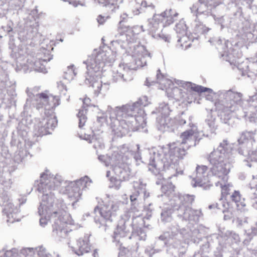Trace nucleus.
Returning <instances> with one entry per match:
<instances>
[{
  "label": "nucleus",
  "instance_id": "1",
  "mask_svg": "<svg viewBox=\"0 0 257 257\" xmlns=\"http://www.w3.org/2000/svg\"><path fill=\"white\" fill-rule=\"evenodd\" d=\"M192 118V116H188L184 112L178 117L177 122L179 125H184L187 123L190 127L181 134V142L178 146L173 143L169 145L168 148L159 150L153 149L150 151L148 163L150 171L158 174L161 171L169 169L174 170L177 158H183L187 153V150L190 147L196 145L194 134L197 131V127L193 123Z\"/></svg>",
  "mask_w": 257,
  "mask_h": 257
},
{
  "label": "nucleus",
  "instance_id": "2",
  "mask_svg": "<svg viewBox=\"0 0 257 257\" xmlns=\"http://www.w3.org/2000/svg\"><path fill=\"white\" fill-rule=\"evenodd\" d=\"M230 145L227 139L219 143L216 150L212 152L208 160L212 167L209 173L206 172L208 167L205 165H197L195 172L192 175V185L193 187H202L207 183H214L216 186L221 188L222 194H229V187L231 185L227 183L228 174L231 168V165L228 161Z\"/></svg>",
  "mask_w": 257,
  "mask_h": 257
},
{
  "label": "nucleus",
  "instance_id": "3",
  "mask_svg": "<svg viewBox=\"0 0 257 257\" xmlns=\"http://www.w3.org/2000/svg\"><path fill=\"white\" fill-rule=\"evenodd\" d=\"M195 196L184 194L175 196L170 203L164 206L160 213V221L164 224L173 220L172 213L174 212L183 222L197 223L202 212L200 210L193 209L191 207Z\"/></svg>",
  "mask_w": 257,
  "mask_h": 257
},
{
  "label": "nucleus",
  "instance_id": "4",
  "mask_svg": "<svg viewBox=\"0 0 257 257\" xmlns=\"http://www.w3.org/2000/svg\"><path fill=\"white\" fill-rule=\"evenodd\" d=\"M114 61L115 56L112 52L99 49L98 51L95 50L91 56L86 61H83L87 69L85 83L94 89V93L96 96H98L102 88L107 89V84L104 83L103 86L101 82L98 81L95 73L100 71L104 65H111Z\"/></svg>",
  "mask_w": 257,
  "mask_h": 257
},
{
  "label": "nucleus",
  "instance_id": "5",
  "mask_svg": "<svg viewBox=\"0 0 257 257\" xmlns=\"http://www.w3.org/2000/svg\"><path fill=\"white\" fill-rule=\"evenodd\" d=\"M223 0H198L190 7L193 21L191 23L193 33L198 36L206 34L210 28L201 21V17L206 18L212 15V11L222 4Z\"/></svg>",
  "mask_w": 257,
  "mask_h": 257
},
{
  "label": "nucleus",
  "instance_id": "6",
  "mask_svg": "<svg viewBox=\"0 0 257 257\" xmlns=\"http://www.w3.org/2000/svg\"><path fill=\"white\" fill-rule=\"evenodd\" d=\"M66 222H60L59 220L55 219L53 224L52 235L54 237L60 240L62 238H68L70 242H68L73 251L78 255H82L84 253L89 252L90 249V246L89 242V237L91 235L90 233H86L84 238H80L77 240L76 244L75 246H71V242L78 234L77 230H72L67 227H64V225L67 223L66 218L68 215L66 216Z\"/></svg>",
  "mask_w": 257,
  "mask_h": 257
},
{
  "label": "nucleus",
  "instance_id": "7",
  "mask_svg": "<svg viewBox=\"0 0 257 257\" xmlns=\"http://www.w3.org/2000/svg\"><path fill=\"white\" fill-rule=\"evenodd\" d=\"M37 190L42 194L39 206V212L41 213L50 214L51 211L56 213L58 208L51 210V207L55 203L62 202L55 199L53 191L55 190V185L46 174H43L40 177V183L38 184Z\"/></svg>",
  "mask_w": 257,
  "mask_h": 257
},
{
  "label": "nucleus",
  "instance_id": "8",
  "mask_svg": "<svg viewBox=\"0 0 257 257\" xmlns=\"http://www.w3.org/2000/svg\"><path fill=\"white\" fill-rule=\"evenodd\" d=\"M116 107L113 108L111 106L108 105L106 112L109 114L111 121L114 119L111 127L114 138H121L128 132H134L137 130L139 125V119L134 115H127L126 117L114 116L113 112L116 109Z\"/></svg>",
  "mask_w": 257,
  "mask_h": 257
},
{
  "label": "nucleus",
  "instance_id": "9",
  "mask_svg": "<svg viewBox=\"0 0 257 257\" xmlns=\"http://www.w3.org/2000/svg\"><path fill=\"white\" fill-rule=\"evenodd\" d=\"M254 134L252 131L243 132L238 139V145L235 149L243 161L246 162V165L252 166L249 161L257 162V144L254 139Z\"/></svg>",
  "mask_w": 257,
  "mask_h": 257
},
{
  "label": "nucleus",
  "instance_id": "10",
  "mask_svg": "<svg viewBox=\"0 0 257 257\" xmlns=\"http://www.w3.org/2000/svg\"><path fill=\"white\" fill-rule=\"evenodd\" d=\"M37 88L30 89L27 88L26 92L29 97L24 106L25 111H27L32 104L38 110L44 109L45 110H50L59 105V98L58 96L48 94L46 93L35 94Z\"/></svg>",
  "mask_w": 257,
  "mask_h": 257
},
{
  "label": "nucleus",
  "instance_id": "11",
  "mask_svg": "<svg viewBox=\"0 0 257 257\" xmlns=\"http://www.w3.org/2000/svg\"><path fill=\"white\" fill-rule=\"evenodd\" d=\"M119 210V203L117 201L107 199L104 202L103 206L101 208L96 206L94 212H98L101 215V219L98 221L99 228L107 232L109 230L112 223L115 220L117 212Z\"/></svg>",
  "mask_w": 257,
  "mask_h": 257
},
{
  "label": "nucleus",
  "instance_id": "12",
  "mask_svg": "<svg viewBox=\"0 0 257 257\" xmlns=\"http://www.w3.org/2000/svg\"><path fill=\"white\" fill-rule=\"evenodd\" d=\"M218 98L214 102L216 110H235V104L242 98V94L233 91L231 89L218 92Z\"/></svg>",
  "mask_w": 257,
  "mask_h": 257
},
{
  "label": "nucleus",
  "instance_id": "13",
  "mask_svg": "<svg viewBox=\"0 0 257 257\" xmlns=\"http://www.w3.org/2000/svg\"><path fill=\"white\" fill-rule=\"evenodd\" d=\"M148 104V98L146 96L140 97L138 101L133 103L132 105L126 104L121 106H116L114 111V116L134 115L140 119V117L144 114V110L142 108Z\"/></svg>",
  "mask_w": 257,
  "mask_h": 257
},
{
  "label": "nucleus",
  "instance_id": "14",
  "mask_svg": "<svg viewBox=\"0 0 257 257\" xmlns=\"http://www.w3.org/2000/svg\"><path fill=\"white\" fill-rule=\"evenodd\" d=\"M208 42L215 46L221 57L225 61L231 63L234 61L233 58L238 57L236 52L237 47H233L231 42L228 40L214 36L210 38Z\"/></svg>",
  "mask_w": 257,
  "mask_h": 257
},
{
  "label": "nucleus",
  "instance_id": "15",
  "mask_svg": "<svg viewBox=\"0 0 257 257\" xmlns=\"http://www.w3.org/2000/svg\"><path fill=\"white\" fill-rule=\"evenodd\" d=\"M146 61L143 57L136 60V66L134 67L132 65H128L127 64H120L119 70H117V73L113 76V80L115 82L130 81L133 79L132 70H137L139 67H143L146 65Z\"/></svg>",
  "mask_w": 257,
  "mask_h": 257
},
{
  "label": "nucleus",
  "instance_id": "16",
  "mask_svg": "<svg viewBox=\"0 0 257 257\" xmlns=\"http://www.w3.org/2000/svg\"><path fill=\"white\" fill-rule=\"evenodd\" d=\"M58 208V210L56 211V213H53V211H51V213L46 214L41 213L39 212V207L38 208V213L41 218L40 219V224L42 227H45L48 223V221L53 219L54 221L55 219L59 220V221L61 222H66V216L67 213L65 210L66 206L63 202L55 203V204H52V206L51 207V210H53L55 208Z\"/></svg>",
  "mask_w": 257,
  "mask_h": 257
},
{
  "label": "nucleus",
  "instance_id": "17",
  "mask_svg": "<svg viewBox=\"0 0 257 257\" xmlns=\"http://www.w3.org/2000/svg\"><path fill=\"white\" fill-rule=\"evenodd\" d=\"M91 183V180L87 176L75 182H71L67 189L69 191V197L74 199L75 202H77L81 198L82 191L88 189Z\"/></svg>",
  "mask_w": 257,
  "mask_h": 257
},
{
  "label": "nucleus",
  "instance_id": "18",
  "mask_svg": "<svg viewBox=\"0 0 257 257\" xmlns=\"http://www.w3.org/2000/svg\"><path fill=\"white\" fill-rule=\"evenodd\" d=\"M175 83L178 85L182 86L185 89H186L187 90L190 89L191 90L198 93H208V94L206 97V99L210 100L211 101H213V97L216 96V94L213 92L212 89L207 87H203L201 85H196L190 82H186L180 80H175Z\"/></svg>",
  "mask_w": 257,
  "mask_h": 257
},
{
  "label": "nucleus",
  "instance_id": "19",
  "mask_svg": "<svg viewBox=\"0 0 257 257\" xmlns=\"http://www.w3.org/2000/svg\"><path fill=\"white\" fill-rule=\"evenodd\" d=\"M121 157L118 156L116 163H111V167L115 174L123 181L128 180L131 176V169L127 163L120 161Z\"/></svg>",
  "mask_w": 257,
  "mask_h": 257
},
{
  "label": "nucleus",
  "instance_id": "20",
  "mask_svg": "<svg viewBox=\"0 0 257 257\" xmlns=\"http://www.w3.org/2000/svg\"><path fill=\"white\" fill-rule=\"evenodd\" d=\"M187 26L184 20H182L176 25L175 30L178 34L177 46L179 45L182 49L186 50L190 47L191 43L187 44L188 38L186 36Z\"/></svg>",
  "mask_w": 257,
  "mask_h": 257
},
{
  "label": "nucleus",
  "instance_id": "21",
  "mask_svg": "<svg viewBox=\"0 0 257 257\" xmlns=\"http://www.w3.org/2000/svg\"><path fill=\"white\" fill-rule=\"evenodd\" d=\"M242 39L250 43L257 42V23L246 22L242 28Z\"/></svg>",
  "mask_w": 257,
  "mask_h": 257
},
{
  "label": "nucleus",
  "instance_id": "22",
  "mask_svg": "<svg viewBox=\"0 0 257 257\" xmlns=\"http://www.w3.org/2000/svg\"><path fill=\"white\" fill-rule=\"evenodd\" d=\"M132 227L134 230L133 233L135 235L136 239L140 240H145L147 237V234L145 229L143 228L144 225V220L143 218L140 216H137L131 218Z\"/></svg>",
  "mask_w": 257,
  "mask_h": 257
},
{
  "label": "nucleus",
  "instance_id": "23",
  "mask_svg": "<svg viewBox=\"0 0 257 257\" xmlns=\"http://www.w3.org/2000/svg\"><path fill=\"white\" fill-rule=\"evenodd\" d=\"M38 57L39 60L34 62L35 69L37 71L45 73L47 70L43 63L50 61L52 59L53 55L50 54L49 50L43 49L38 53Z\"/></svg>",
  "mask_w": 257,
  "mask_h": 257
},
{
  "label": "nucleus",
  "instance_id": "24",
  "mask_svg": "<svg viewBox=\"0 0 257 257\" xmlns=\"http://www.w3.org/2000/svg\"><path fill=\"white\" fill-rule=\"evenodd\" d=\"M193 233V234L197 233V236L196 238H194L191 239L192 240H193L194 243H199L201 241L203 242L200 245V252L197 253H195L194 257H209L207 254L209 252L210 249V244L208 239L205 237L202 238L197 229H195Z\"/></svg>",
  "mask_w": 257,
  "mask_h": 257
},
{
  "label": "nucleus",
  "instance_id": "25",
  "mask_svg": "<svg viewBox=\"0 0 257 257\" xmlns=\"http://www.w3.org/2000/svg\"><path fill=\"white\" fill-rule=\"evenodd\" d=\"M244 101L243 103L248 106L249 110V121L257 123V90H255L253 95L249 96L248 98Z\"/></svg>",
  "mask_w": 257,
  "mask_h": 257
},
{
  "label": "nucleus",
  "instance_id": "26",
  "mask_svg": "<svg viewBox=\"0 0 257 257\" xmlns=\"http://www.w3.org/2000/svg\"><path fill=\"white\" fill-rule=\"evenodd\" d=\"M168 229L169 230L167 232H169V238L174 241H177L178 239L186 240L188 238L189 235L186 229L184 227L180 228L178 224H171Z\"/></svg>",
  "mask_w": 257,
  "mask_h": 257
},
{
  "label": "nucleus",
  "instance_id": "27",
  "mask_svg": "<svg viewBox=\"0 0 257 257\" xmlns=\"http://www.w3.org/2000/svg\"><path fill=\"white\" fill-rule=\"evenodd\" d=\"M174 120L170 116H158L156 118V127L162 133L174 130Z\"/></svg>",
  "mask_w": 257,
  "mask_h": 257
},
{
  "label": "nucleus",
  "instance_id": "28",
  "mask_svg": "<svg viewBox=\"0 0 257 257\" xmlns=\"http://www.w3.org/2000/svg\"><path fill=\"white\" fill-rule=\"evenodd\" d=\"M163 171H161L158 174H156L154 173H152L157 177V180L156 181V184L162 185L161 190L164 194H162L161 196H169L174 191L175 186L171 182H166L164 180Z\"/></svg>",
  "mask_w": 257,
  "mask_h": 257
},
{
  "label": "nucleus",
  "instance_id": "29",
  "mask_svg": "<svg viewBox=\"0 0 257 257\" xmlns=\"http://www.w3.org/2000/svg\"><path fill=\"white\" fill-rule=\"evenodd\" d=\"M19 212V209L17 206H15L12 202L6 203L3 209V214L7 218V221L10 223L19 221L17 218V214Z\"/></svg>",
  "mask_w": 257,
  "mask_h": 257
},
{
  "label": "nucleus",
  "instance_id": "30",
  "mask_svg": "<svg viewBox=\"0 0 257 257\" xmlns=\"http://www.w3.org/2000/svg\"><path fill=\"white\" fill-rule=\"evenodd\" d=\"M217 128L215 118L210 113L207 116L202 124V132L203 133V136L209 137L210 134L215 133Z\"/></svg>",
  "mask_w": 257,
  "mask_h": 257
},
{
  "label": "nucleus",
  "instance_id": "31",
  "mask_svg": "<svg viewBox=\"0 0 257 257\" xmlns=\"http://www.w3.org/2000/svg\"><path fill=\"white\" fill-rule=\"evenodd\" d=\"M244 100L241 99L239 102L235 104V110L234 112L235 113L236 117L239 119L244 118L245 120H248V116L250 115L249 108L247 105H245L243 103Z\"/></svg>",
  "mask_w": 257,
  "mask_h": 257
},
{
  "label": "nucleus",
  "instance_id": "32",
  "mask_svg": "<svg viewBox=\"0 0 257 257\" xmlns=\"http://www.w3.org/2000/svg\"><path fill=\"white\" fill-rule=\"evenodd\" d=\"M257 180V177L256 178ZM256 187L247 186L244 188L245 197L250 201L251 206L257 210V185Z\"/></svg>",
  "mask_w": 257,
  "mask_h": 257
},
{
  "label": "nucleus",
  "instance_id": "33",
  "mask_svg": "<svg viewBox=\"0 0 257 257\" xmlns=\"http://www.w3.org/2000/svg\"><path fill=\"white\" fill-rule=\"evenodd\" d=\"M125 23L123 21H120L119 23V28L122 30L123 33L126 32L127 36L129 34L135 35L139 34L141 31H146L144 26H131Z\"/></svg>",
  "mask_w": 257,
  "mask_h": 257
},
{
  "label": "nucleus",
  "instance_id": "34",
  "mask_svg": "<svg viewBox=\"0 0 257 257\" xmlns=\"http://www.w3.org/2000/svg\"><path fill=\"white\" fill-rule=\"evenodd\" d=\"M245 64L244 66L239 65L238 69L242 71V75H247L248 77L251 76V74L257 76V60L249 61Z\"/></svg>",
  "mask_w": 257,
  "mask_h": 257
},
{
  "label": "nucleus",
  "instance_id": "35",
  "mask_svg": "<svg viewBox=\"0 0 257 257\" xmlns=\"http://www.w3.org/2000/svg\"><path fill=\"white\" fill-rule=\"evenodd\" d=\"M111 43L116 49H125L128 44L127 34L120 33L118 36V39L112 41Z\"/></svg>",
  "mask_w": 257,
  "mask_h": 257
},
{
  "label": "nucleus",
  "instance_id": "36",
  "mask_svg": "<svg viewBox=\"0 0 257 257\" xmlns=\"http://www.w3.org/2000/svg\"><path fill=\"white\" fill-rule=\"evenodd\" d=\"M215 237L218 241V245L214 251L215 257H223L222 253L227 248L226 237L219 235H216Z\"/></svg>",
  "mask_w": 257,
  "mask_h": 257
},
{
  "label": "nucleus",
  "instance_id": "37",
  "mask_svg": "<svg viewBox=\"0 0 257 257\" xmlns=\"http://www.w3.org/2000/svg\"><path fill=\"white\" fill-rule=\"evenodd\" d=\"M178 14L172 9L166 10L162 13L160 16L165 20V26H169L173 24L177 19Z\"/></svg>",
  "mask_w": 257,
  "mask_h": 257
},
{
  "label": "nucleus",
  "instance_id": "38",
  "mask_svg": "<svg viewBox=\"0 0 257 257\" xmlns=\"http://www.w3.org/2000/svg\"><path fill=\"white\" fill-rule=\"evenodd\" d=\"M220 111V119L222 123L229 126H232L234 124V117L233 113L230 110H217Z\"/></svg>",
  "mask_w": 257,
  "mask_h": 257
},
{
  "label": "nucleus",
  "instance_id": "39",
  "mask_svg": "<svg viewBox=\"0 0 257 257\" xmlns=\"http://www.w3.org/2000/svg\"><path fill=\"white\" fill-rule=\"evenodd\" d=\"M156 16H154L153 19L148 20L147 25L144 27L146 31L152 33L154 37L155 36L154 35L161 28L160 25L162 26L161 24L157 21Z\"/></svg>",
  "mask_w": 257,
  "mask_h": 257
},
{
  "label": "nucleus",
  "instance_id": "40",
  "mask_svg": "<svg viewBox=\"0 0 257 257\" xmlns=\"http://www.w3.org/2000/svg\"><path fill=\"white\" fill-rule=\"evenodd\" d=\"M230 257H257V253L247 249L237 248L234 250Z\"/></svg>",
  "mask_w": 257,
  "mask_h": 257
},
{
  "label": "nucleus",
  "instance_id": "41",
  "mask_svg": "<svg viewBox=\"0 0 257 257\" xmlns=\"http://www.w3.org/2000/svg\"><path fill=\"white\" fill-rule=\"evenodd\" d=\"M173 247L178 249L179 257H181L186 251L188 247V244L182 239H178L177 241H175L172 245Z\"/></svg>",
  "mask_w": 257,
  "mask_h": 257
},
{
  "label": "nucleus",
  "instance_id": "42",
  "mask_svg": "<svg viewBox=\"0 0 257 257\" xmlns=\"http://www.w3.org/2000/svg\"><path fill=\"white\" fill-rule=\"evenodd\" d=\"M167 92L170 94V96L177 100H179L185 96V92L183 90L176 86L173 87L171 89L168 88L167 89Z\"/></svg>",
  "mask_w": 257,
  "mask_h": 257
},
{
  "label": "nucleus",
  "instance_id": "43",
  "mask_svg": "<svg viewBox=\"0 0 257 257\" xmlns=\"http://www.w3.org/2000/svg\"><path fill=\"white\" fill-rule=\"evenodd\" d=\"M216 9H214L212 11V15L210 16H212L213 18V19L215 22V24L216 25H219L220 26V30H222L223 29L226 28L228 27V18L225 16H221V17H217L214 14V11Z\"/></svg>",
  "mask_w": 257,
  "mask_h": 257
},
{
  "label": "nucleus",
  "instance_id": "44",
  "mask_svg": "<svg viewBox=\"0 0 257 257\" xmlns=\"http://www.w3.org/2000/svg\"><path fill=\"white\" fill-rule=\"evenodd\" d=\"M157 110L160 113L159 116H169L172 109L169 106V104L166 102H162L159 104Z\"/></svg>",
  "mask_w": 257,
  "mask_h": 257
},
{
  "label": "nucleus",
  "instance_id": "45",
  "mask_svg": "<svg viewBox=\"0 0 257 257\" xmlns=\"http://www.w3.org/2000/svg\"><path fill=\"white\" fill-rule=\"evenodd\" d=\"M141 192V187L135 188L134 192L130 195V199L132 204H138L142 200V194Z\"/></svg>",
  "mask_w": 257,
  "mask_h": 257
},
{
  "label": "nucleus",
  "instance_id": "46",
  "mask_svg": "<svg viewBox=\"0 0 257 257\" xmlns=\"http://www.w3.org/2000/svg\"><path fill=\"white\" fill-rule=\"evenodd\" d=\"M231 198L232 201L235 203L238 209H241L243 207L245 206L244 201H241V196L239 191H234L231 195Z\"/></svg>",
  "mask_w": 257,
  "mask_h": 257
},
{
  "label": "nucleus",
  "instance_id": "47",
  "mask_svg": "<svg viewBox=\"0 0 257 257\" xmlns=\"http://www.w3.org/2000/svg\"><path fill=\"white\" fill-rule=\"evenodd\" d=\"M166 244V242L157 239L154 247L150 251L149 257H151L155 252L161 251Z\"/></svg>",
  "mask_w": 257,
  "mask_h": 257
},
{
  "label": "nucleus",
  "instance_id": "48",
  "mask_svg": "<svg viewBox=\"0 0 257 257\" xmlns=\"http://www.w3.org/2000/svg\"><path fill=\"white\" fill-rule=\"evenodd\" d=\"M166 81V78L165 76L161 73L160 69L157 70L156 74V81H150L149 78H147L146 81V85L149 86L154 85L155 83H158L161 84H164V81Z\"/></svg>",
  "mask_w": 257,
  "mask_h": 257
},
{
  "label": "nucleus",
  "instance_id": "49",
  "mask_svg": "<svg viewBox=\"0 0 257 257\" xmlns=\"http://www.w3.org/2000/svg\"><path fill=\"white\" fill-rule=\"evenodd\" d=\"M35 135L38 136H43L48 134H50L49 132V126L44 125L42 122H40L37 126L35 128Z\"/></svg>",
  "mask_w": 257,
  "mask_h": 257
},
{
  "label": "nucleus",
  "instance_id": "50",
  "mask_svg": "<svg viewBox=\"0 0 257 257\" xmlns=\"http://www.w3.org/2000/svg\"><path fill=\"white\" fill-rule=\"evenodd\" d=\"M95 2H98L99 4H104V6L111 9L112 7H114V9H115L114 5L117 6V8H118V5L121 4L123 3V0H115V3L113 0H95Z\"/></svg>",
  "mask_w": 257,
  "mask_h": 257
},
{
  "label": "nucleus",
  "instance_id": "51",
  "mask_svg": "<svg viewBox=\"0 0 257 257\" xmlns=\"http://www.w3.org/2000/svg\"><path fill=\"white\" fill-rule=\"evenodd\" d=\"M37 248H23L19 252H18V257H33L36 252L37 253Z\"/></svg>",
  "mask_w": 257,
  "mask_h": 257
},
{
  "label": "nucleus",
  "instance_id": "52",
  "mask_svg": "<svg viewBox=\"0 0 257 257\" xmlns=\"http://www.w3.org/2000/svg\"><path fill=\"white\" fill-rule=\"evenodd\" d=\"M42 122L44 125L49 126V130L50 128L53 130L57 123V120L55 116L44 118Z\"/></svg>",
  "mask_w": 257,
  "mask_h": 257
},
{
  "label": "nucleus",
  "instance_id": "53",
  "mask_svg": "<svg viewBox=\"0 0 257 257\" xmlns=\"http://www.w3.org/2000/svg\"><path fill=\"white\" fill-rule=\"evenodd\" d=\"M86 109H82L79 110L77 114V117L79 119V127L83 128L86 121L87 117L85 115Z\"/></svg>",
  "mask_w": 257,
  "mask_h": 257
},
{
  "label": "nucleus",
  "instance_id": "54",
  "mask_svg": "<svg viewBox=\"0 0 257 257\" xmlns=\"http://www.w3.org/2000/svg\"><path fill=\"white\" fill-rule=\"evenodd\" d=\"M0 257H18V250L15 248L10 250H0Z\"/></svg>",
  "mask_w": 257,
  "mask_h": 257
},
{
  "label": "nucleus",
  "instance_id": "55",
  "mask_svg": "<svg viewBox=\"0 0 257 257\" xmlns=\"http://www.w3.org/2000/svg\"><path fill=\"white\" fill-rule=\"evenodd\" d=\"M98 159L100 162H103L106 166H108L109 164L111 166V163L112 164L113 163H116V161L113 157L109 158L104 155L99 156Z\"/></svg>",
  "mask_w": 257,
  "mask_h": 257
},
{
  "label": "nucleus",
  "instance_id": "56",
  "mask_svg": "<svg viewBox=\"0 0 257 257\" xmlns=\"http://www.w3.org/2000/svg\"><path fill=\"white\" fill-rule=\"evenodd\" d=\"M51 181L53 182V184L55 185V190L58 186H60L63 183H66L62 179L61 176L56 175L55 177L48 176Z\"/></svg>",
  "mask_w": 257,
  "mask_h": 257
},
{
  "label": "nucleus",
  "instance_id": "57",
  "mask_svg": "<svg viewBox=\"0 0 257 257\" xmlns=\"http://www.w3.org/2000/svg\"><path fill=\"white\" fill-rule=\"evenodd\" d=\"M76 73L75 72L74 66L68 67L67 71L65 73L64 78L68 80H72L76 76Z\"/></svg>",
  "mask_w": 257,
  "mask_h": 257
},
{
  "label": "nucleus",
  "instance_id": "58",
  "mask_svg": "<svg viewBox=\"0 0 257 257\" xmlns=\"http://www.w3.org/2000/svg\"><path fill=\"white\" fill-rule=\"evenodd\" d=\"M36 250L39 257H53L51 254L47 252L46 248L42 246L38 247Z\"/></svg>",
  "mask_w": 257,
  "mask_h": 257
},
{
  "label": "nucleus",
  "instance_id": "59",
  "mask_svg": "<svg viewBox=\"0 0 257 257\" xmlns=\"http://www.w3.org/2000/svg\"><path fill=\"white\" fill-rule=\"evenodd\" d=\"M169 236V232L166 231L163 234L161 235L157 239H160L163 241L166 242V244L169 243L172 245L174 241L172 240V239H170Z\"/></svg>",
  "mask_w": 257,
  "mask_h": 257
},
{
  "label": "nucleus",
  "instance_id": "60",
  "mask_svg": "<svg viewBox=\"0 0 257 257\" xmlns=\"http://www.w3.org/2000/svg\"><path fill=\"white\" fill-rule=\"evenodd\" d=\"M26 154V151H20L14 157V161L18 164L22 162L24 160V155Z\"/></svg>",
  "mask_w": 257,
  "mask_h": 257
},
{
  "label": "nucleus",
  "instance_id": "61",
  "mask_svg": "<svg viewBox=\"0 0 257 257\" xmlns=\"http://www.w3.org/2000/svg\"><path fill=\"white\" fill-rule=\"evenodd\" d=\"M215 206L217 209L222 210V212H224L225 209L227 208L228 204L224 201L222 198H221L216 203Z\"/></svg>",
  "mask_w": 257,
  "mask_h": 257
},
{
  "label": "nucleus",
  "instance_id": "62",
  "mask_svg": "<svg viewBox=\"0 0 257 257\" xmlns=\"http://www.w3.org/2000/svg\"><path fill=\"white\" fill-rule=\"evenodd\" d=\"M107 121V116L104 113H102L100 116H97L95 123L98 124L97 130H99V126H101L104 123Z\"/></svg>",
  "mask_w": 257,
  "mask_h": 257
},
{
  "label": "nucleus",
  "instance_id": "63",
  "mask_svg": "<svg viewBox=\"0 0 257 257\" xmlns=\"http://www.w3.org/2000/svg\"><path fill=\"white\" fill-rule=\"evenodd\" d=\"M9 202H11V201L9 198L6 191H4L3 193L0 194V205L4 206Z\"/></svg>",
  "mask_w": 257,
  "mask_h": 257
},
{
  "label": "nucleus",
  "instance_id": "64",
  "mask_svg": "<svg viewBox=\"0 0 257 257\" xmlns=\"http://www.w3.org/2000/svg\"><path fill=\"white\" fill-rule=\"evenodd\" d=\"M123 181L120 178H114L111 179V182L113 184L110 186L112 188H114L115 190H118L121 187V183Z\"/></svg>",
  "mask_w": 257,
  "mask_h": 257
}]
</instances>
